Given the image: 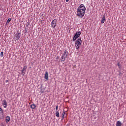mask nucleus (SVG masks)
<instances>
[{
    "instance_id": "obj_1",
    "label": "nucleus",
    "mask_w": 126,
    "mask_h": 126,
    "mask_svg": "<svg viewBox=\"0 0 126 126\" xmlns=\"http://www.w3.org/2000/svg\"><path fill=\"white\" fill-rule=\"evenodd\" d=\"M86 10V8L85 7V6H84V4H80L77 9V13L76 14V16H77L79 18H83L85 14Z\"/></svg>"
},
{
    "instance_id": "obj_22",
    "label": "nucleus",
    "mask_w": 126,
    "mask_h": 126,
    "mask_svg": "<svg viewBox=\"0 0 126 126\" xmlns=\"http://www.w3.org/2000/svg\"><path fill=\"white\" fill-rule=\"evenodd\" d=\"M5 82H6V83H7V82H8V80H6L5 81Z\"/></svg>"
},
{
    "instance_id": "obj_19",
    "label": "nucleus",
    "mask_w": 126,
    "mask_h": 126,
    "mask_svg": "<svg viewBox=\"0 0 126 126\" xmlns=\"http://www.w3.org/2000/svg\"><path fill=\"white\" fill-rule=\"evenodd\" d=\"M58 109H59V106L58 105L56 106V111H58Z\"/></svg>"
},
{
    "instance_id": "obj_9",
    "label": "nucleus",
    "mask_w": 126,
    "mask_h": 126,
    "mask_svg": "<svg viewBox=\"0 0 126 126\" xmlns=\"http://www.w3.org/2000/svg\"><path fill=\"white\" fill-rule=\"evenodd\" d=\"M0 116H1L3 118V110L0 107Z\"/></svg>"
},
{
    "instance_id": "obj_18",
    "label": "nucleus",
    "mask_w": 126,
    "mask_h": 126,
    "mask_svg": "<svg viewBox=\"0 0 126 126\" xmlns=\"http://www.w3.org/2000/svg\"><path fill=\"white\" fill-rule=\"evenodd\" d=\"M0 56L1 57H3V52H0Z\"/></svg>"
},
{
    "instance_id": "obj_8",
    "label": "nucleus",
    "mask_w": 126,
    "mask_h": 126,
    "mask_svg": "<svg viewBox=\"0 0 126 126\" xmlns=\"http://www.w3.org/2000/svg\"><path fill=\"white\" fill-rule=\"evenodd\" d=\"M2 105H3V108H6V107H7V102H6V100L4 99L3 100Z\"/></svg>"
},
{
    "instance_id": "obj_23",
    "label": "nucleus",
    "mask_w": 126,
    "mask_h": 126,
    "mask_svg": "<svg viewBox=\"0 0 126 126\" xmlns=\"http://www.w3.org/2000/svg\"><path fill=\"white\" fill-rule=\"evenodd\" d=\"M69 0H66V2H68V1H69Z\"/></svg>"
},
{
    "instance_id": "obj_6",
    "label": "nucleus",
    "mask_w": 126,
    "mask_h": 126,
    "mask_svg": "<svg viewBox=\"0 0 126 126\" xmlns=\"http://www.w3.org/2000/svg\"><path fill=\"white\" fill-rule=\"evenodd\" d=\"M51 27L52 28H55L56 26H57V19H54L52 22H51Z\"/></svg>"
},
{
    "instance_id": "obj_24",
    "label": "nucleus",
    "mask_w": 126,
    "mask_h": 126,
    "mask_svg": "<svg viewBox=\"0 0 126 126\" xmlns=\"http://www.w3.org/2000/svg\"><path fill=\"white\" fill-rule=\"evenodd\" d=\"M119 74H122V73H121V72H119Z\"/></svg>"
},
{
    "instance_id": "obj_2",
    "label": "nucleus",
    "mask_w": 126,
    "mask_h": 126,
    "mask_svg": "<svg viewBox=\"0 0 126 126\" xmlns=\"http://www.w3.org/2000/svg\"><path fill=\"white\" fill-rule=\"evenodd\" d=\"M82 43V40H81V37H79L75 42V47L77 51L80 48V46Z\"/></svg>"
},
{
    "instance_id": "obj_10",
    "label": "nucleus",
    "mask_w": 126,
    "mask_h": 126,
    "mask_svg": "<svg viewBox=\"0 0 126 126\" xmlns=\"http://www.w3.org/2000/svg\"><path fill=\"white\" fill-rule=\"evenodd\" d=\"M44 78L46 79V80H48L49 79V74H48L47 72L45 73Z\"/></svg>"
},
{
    "instance_id": "obj_5",
    "label": "nucleus",
    "mask_w": 126,
    "mask_h": 126,
    "mask_svg": "<svg viewBox=\"0 0 126 126\" xmlns=\"http://www.w3.org/2000/svg\"><path fill=\"white\" fill-rule=\"evenodd\" d=\"M80 35H81V32H76L75 34L73 37V41H76V39H77V38H78V37H79V36H80Z\"/></svg>"
},
{
    "instance_id": "obj_12",
    "label": "nucleus",
    "mask_w": 126,
    "mask_h": 126,
    "mask_svg": "<svg viewBox=\"0 0 126 126\" xmlns=\"http://www.w3.org/2000/svg\"><path fill=\"white\" fill-rule=\"evenodd\" d=\"M116 126H122V122L120 121H118L116 123Z\"/></svg>"
},
{
    "instance_id": "obj_7",
    "label": "nucleus",
    "mask_w": 126,
    "mask_h": 126,
    "mask_svg": "<svg viewBox=\"0 0 126 126\" xmlns=\"http://www.w3.org/2000/svg\"><path fill=\"white\" fill-rule=\"evenodd\" d=\"M27 69V66L25 65L23 69L22 70V74H23V75H24V74H25V72H26Z\"/></svg>"
},
{
    "instance_id": "obj_11",
    "label": "nucleus",
    "mask_w": 126,
    "mask_h": 126,
    "mask_svg": "<svg viewBox=\"0 0 126 126\" xmlns=\"http://www.w3.org/2000/svg\"><path fill=\"white\" fill-rule=\"evenodd\" d=\"M5 121H6V123H9V121H10V117L8 116H7L6 117V119H5Z\"/></svg>"
},
{
    "instance_id": "obj_3",
    "label": "nucleus",
    "mask_w": 126,
    "mask_h": 126,
    "mask_svg": "<svg viewBox=\"0 0 126 126\" xmlns=\"http://www.w3.org/2000/svg\"><path fill=\"white\" fill-rule=\"evenodd\" d=\"M68 55V51L65 50L63 54V55L61 57L62 62H64L65 61Z\"/></svg>"
},
{
    "instance_id": "obj_14",
    "label": "nucleus",
    "mask_w": 126,
    "mask_h": 126,
    "mask_svg": "<svg viewBox=\"0 0 126 126\" xmlns=\"http://www.w3.org/2000/svg\"><path fill=\"white\" fill-rule=\"evenodd\" d=\"M55 115L57 118H59L60 117V113L59 112V111H56Z\"/></svg>"
},
{
    "instance_id": "obj_4",
    "label": "nucleus",
    "mask_w": 126,
    "mask_h": 126,
    "mask_svg": "<svg viewBox=\"0 0 126 126\" xmlns=\"http://www.w3.org/2000/svg\"><path fill=\"white\" fill-rule=\"evenodd\" d=\"M20 36H21V33L19 32V31H18L16 32H15L14 35V37L16 40H19Z\"/></svg>"
},
{
    "instance_id": "obj_15",
    "label": "nucleus",
    "mask_w": 126,
    "mask_h": 126,
    "mask_svg": "<svg viewBox=\"0 0 126 126\" xmlns=\"http://www.w3.org/2000/svg\"><path fill=\"white\" fill-rule=\"evenodd\" d=\"M64 115H65V112L63 111V113H62V120H63V119H64Z\"/></svg>"
},
{
    "instance_id": "obj_21",
    "label": "nucleus",
    "mask_w": 126,
    "mask_h": 126,
    "mask_svg": "<svg viewBox=\"0 0 126 126\" xmlns=\"http://www.w3.org/2000/svg\"><path fill=\"white\" fill-rule=\"evenodd\" d=\"M56 59L57 60H58V59H60V57L58 56Z\"/></svg>"
},
{
    "instance_id": "obj_13",
    "label": "nucleus",
    "mask_w": 126,
    "mask_h": 126,
    "mask_svg": "<svg viewBox=\"0 0 126 126\" xmlns=\"http://www.w3.org/2000/svg\"><path fill=\"white\" fill-rule=\"evenodd\" d=\"M31 109H32L33 110H34V109L36 108V104H32L31 105Z\"/></svg>"
},
{
    "instance_id": "obj_16",
    "label": "nucleus",
    "mask_w": 126,
    "mask_h": 126,
    "mask_svg": "<svg viewBox=\"0 0 126 126\" xmlns=\"http://www.w3.org/2000/svg\"><path fill=\"white\" fill-rule=\"evenodd\" d=\"M104 22H105V16H103L101 20V23L103 24Z\"/></svg>"
},
{
    "instance_id": "obj_20",
    "label": "nucleus",
    "mask_w": 126,
    "mask_h": 126,
    "mask_svg": "<svg viewBox=\"0 0 126 126\" xmlns=\"http://www.w3.org/2000/svg\"><path fill=\"white\" fill-rule=\"evenodd\" d=\"M117 65L119 66V67H121V65L120 64V63H118Z\"/></svg>"
},
{
    "instance_id": "obj_17",
    "label": "nucleus",
    "mask_w": 126,
    "mask_h": 126,
    "mask_svg": "<svg viewBox=\"0 0 126 126\" xmlns=\"http://www.w3.org/2000/svg\"><path fill=\"white\" fill-rule=\"evenodd\" d=\"M11 21V18L8 19L7 22H6V25H7V24H8L9 22H10Z\"/></svg>"
}]
</instances>
